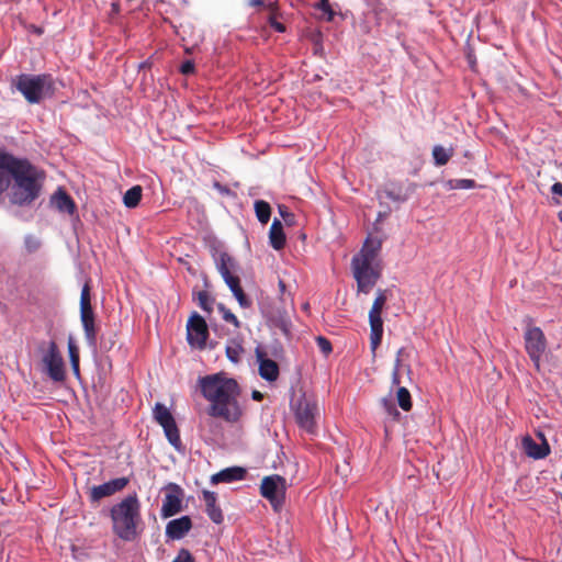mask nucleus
<instances>
[{"instance_id":"obj_12","label":"nucleus","mask_w":562,"mask_h":562,"mask_svg":"<svg viewBox=\"0 0 562 562\" xmlns=\"http://www.w3.org/2000/svg\"><path fill=\"white\" fill-rule=\"evenodd\" d=\"M154 419L164 428L168 441L176 448L180 449L181 438L176 420L169 408L161 403H156L153 409Z\"/></svg>"},{"instance_id":"obj_6","label":"nucleus","mask_w":562,"mask_h":562,"mask_svg":"<svg viewBox=\"0 0 562 562\" xmlns=\"http://www.w3.org/2000/svg\"><path fill=\"white\" fill-rule=\"evenodd\" d=\"M294 413L300 428L314 435L317 429L316 417L319 414L316 400L313 396L302 394L295 402Z\"/></svg>"},{"instance_id":"obj_37","label":"nucleus","mask_w":562,"mask_h":562,"mask_svg":"<svg viewBox=\"0 0 562 562\" xmlns=\"http://www.w3.org/2000/svg\"><path fill=\"white\" fill-rule=\"evenodd\" d=\"M235 299L237 300L238 304L243 308H248L251 306L252 302L251 300L245 294L243 288L238 291H235V294H233Z\"/></svg>"},{"instance_id":"obj_21","label":"nucleus","mask_w":562,"mask_h":562,"mask_svg":"<svg viewBox=\"0 0 562 562\" xmlns=\"http://www.w3.org/2000/svg\"><path fill=\"white\" fill-rule=\"evenodd\" d=\"M246 470L240 467H233L224 469L212 475L211 482L213 484L217 483H231L234 481H239L245 477Z\"/></svg>"},{"instance_id":"obj_26","label":"nucleus","mask_w":562,"mask_h":562,"mask_svg":"<svg viewBox=\"0 0 562 562\" xmlns=\"http://www.w3.org/2000/svg\"><path fill=\"white\" fill-rule=\"evenodd\" d=\"M454 154V148L436 145L432 148V157L436 166H445Z\"/></svg>"},{"instance_id":"obj_34","label":"nucleus","mask_w":562,"mask_h":562,"mask_svg":"<svg viewBox=\"0 0 562 562\" xmlns=\"http://www.w3.org/2000/svg\"><path fill=\"white\" fill-rule=\"evenodd\" d=\"M199 306L210 313L212 311L213 300L210 297L206 291H200L196 295Z\"/></svg>"},{"instance_id":"obj_53","label":"nucleus","mask_w":562,"mask_h":562,"mask_svg":"<svg viewBox=\"0 0 562 562\" xmlns=\"http://www.w3.org/2000/svg\"><path fill=\"white\" fill-rule=\"evenodd\" d=\"M537 437L541 440V443H543V440H547L546 439V436L542 431H537Z\"/></svg>"},{"instance_id":"obj_28","label":"nucleus","mask_w":562,"mask_h":562,"mask_svg":"<svg viewBox=\"0 0 562 562\" xmlns=\"http://www.w3.org/2000/svg\"><path fill=\"white\" fill-rule=\"evenodd\" d=\"M255 212L260 223L267 224L269 222L271 215V207L268 202L263 200H257L255 202Z\"/></svg>"},{"instance_id":"obj_24","label":"nucleus","mask_w":562,"mask_h":562,"mask_svg":"<svg viewBox=\"0 0 562 562\" xmlns=\"http://www.w3.org/2000/svg\"><path fill=\"white\" fill-rule=\"evenodd\" d=\"M177 33L180 35L183 42H190L192 47L198 46L203 41V35L200 30L190 23H182L179 26Z\"/></svg>"},{"instance_id":"obj_9","label":"nucleus","mask_w":562,"mask_h":562,"mask_svg":"<svg viewBox=\"0 0 562 562\" xmlns=\"http://www.w3.org/2000/svg\"><path fill=\"white\" fill-rule=\"evenodd\" d=\"M285 491V479L280 475L265 476L261 481L260 493L262 497L270 502L276 512H279L284 504Z\"/></svg>"},{"instance_id":"obj_56","label":"nucleus","mask_w":562,"mask_h":562,"mask_svg":"<svg viewBox=\"0 0 562 562\" xmlns=\"http://www.w3.org/2000/svg\"><path fill=\"white\" fill-rule=\"evenodd\" d=\"M558 218L562 223V210L558 213Z\"/></svg>"},{"instance_id":"obj_11","label":"nucleus","mask_w":562,"mask_h":562,"mask_svg":"<svg viewBox=\"0 0 562 562\" xmlns=\"http://www.w3.org/2000/svg\"><path fill=\"white\" fill-rule=\"evenodd\" d=\"M80 319L83 331L89 345L94 346L97 342V329L94 325V313L91 305L90 285L86 283L80 295Z\"/></svg>"},{"instance_id":"obj_46","label":"nucleus","mask_w":562,"mask_h":562,"mask_svg":"<svg viewBox=\"0 0 562 562\" xmlns=\"http://www.w3.org/2000/svg\"><path fill=\"white\" fill-rule=\"evenodd\" d=\"M214 188L223 195L231 194V190L226 186L221 184L220 182H214Z\"/></svg>"},{"instance_id":"obj_35","label":"nucleus","mask_w":562,"mask_h":562,"mask_svg":"<svg viewBox=\"0 0 562 562\" xmlns=\"http://www.w3.org/2000/svg\"><path fill=\"white\" fill-rule=\"evenodd\" d=\"M403 353H404V348H401L397 351L396 359H395L394 370L392 372V383L395 384V385H400V383H401L400 368H401V364H402V356H403Z\"/></svg>"},{"instance_id":"obj_2","label":"nucleus","mask_w":562,"mask_h":562,"mask_svg":"<svg viewBox=\"0 0 562 562\" xmlns=\"http://www.w3.org/2000/svg\"><path fill=\"white\" fill-rule=\"evenodd\" d=\"M0 170L10 173L14 180L11 193L13 204L30 205L38 198L43 173L27 160L15 158L0 150Z\"/></svg>"},{"instance_id":"obj_50","label":"nucleus","mask_w":562,"mask_h":562,"mask_svg":"<svg viewBox=\"0 0 562 562\" xmlns=\"http://www.w3.org/2000/svg\"><path fill=\"white\" fill-rule=\"evenodd\" d=\"M251 397L255 400V401H261L263 395L261 392L259 391H252V394H251Z\"/></svg>"},{"instance_id":"obj_23","label":"nucleus","mask_w":562,"mask_h":562,"mask_svg":"<svg viewBox=\"0 0 562 562\" xmlns=\"http://www.w3.org/2000/svg\"><path fill=\"white\" fill-rule=\"evenodd\" d=\"M52 203L60 211L68 214L75 212L76 205L70 195L63 189H58L57 192L52 196Z\"/></svg>"},{"instance_id":"obj_22","label":"nucleus","mask_w":562,"mask_h":562,"mask_svg":"<svg viewBox=\"0 0 562 562\" xmlns=\"http://www.w3.org/2000/svg\"><path fill=\"white\" fill-rule=\"evenodd\" d=\"M203 499L206 505V514L210 519L215 524H221L223 521V513L222 509L217 506V496L216 493L211 491H203Z\"/></svg>"},{"instance_id":"obj_5","label":"nucleus","mask_w":562,"mask_h":562,"mask_svg":"<svg viewBox=\"0 0 562 562\" xmlns=\"http://www.w3.org/2000/svg\"><path fill=\"white\" fill-rule=\"evenodd\" d=\"M44 372L54 382H63L66 379L65 362L54 340L38 345Z\"/></svg>"},{"instance_id":"obj_14","label":"nucleus","mask_w":562,"mask_h":562,"mask_svg":"<svg viewBox=\"0 0 562 562\" xmlns=\"http://www.w3.org/2000/svg\"><path fill=\"white\" fill-rule=\"evenodd\" d=\"M182 509V490L179 485L170 483L168 493L165 496L161 506V516L168 518L180 513Z\"/></svg>"},{"instance_id":"obj_13","label":"nucleus","mask_w":562,"mask_h":562,"mask_svg":"<svg viewBox=\"0 0 562 562\" xmlns=\"http://www.w3.org/2000/svg\"><path fill=\"white\" fill-rule=\"evenodd\" d=\"M209 337L205 319L198 313H193L187 323V339L191 347L203 349Z\"/></svg>"},{"instance_id":"obj_40","label":"nucleus","mask_w":562,"mask_h":562,"mask_svg":"<svg viewBox=\"0 0 562 562\" xmlns=\"http://www.w3.org/2000/svg\"><path fill=\"white\" fill-rule=\"evenodd\" d=\"M68 352H69L70 362L79 361V349L71 338H69V340H68Z\"/></svg>"},{"instance_id":"obj_29","label":"nucleus","mask_w":562,"mask_h":562,"mask_svg":"<svg viewBox=\"0 0 562 562\" xmlns=\"http://www.w3.org/2000/svg\"><path fill=\"white\" fill-rule=\"evenodd\" d=\"M396 400H397L400 407L403 411H405V412L411 411L412 397H411V393L408 392V390L406 387H404V386L398 387V390L396 392Z\"/></svg>"},{"instance_id":"obj_44","label":"nucleus","mask_w":562,"mask_h":562,"mask_svg":"<svg viewBox=\"0 0 562 562\" xmlns=\"http://www.w3.org/2000/svg\"><path fill=\"white\" fill-rule=\"evenodd\" d=\"M269 23L277 32L282 33L285 31V26L282 23L278 22L273 15H270Z\"/></svg>"},{"instance_id":"obj_27","label":"nucleus","mask_w":562,"mask_h":562,"mask_svg":"<svg viewBox=\"0 0 562 562\" xmlns=\"http://www.w3.org/2000/svg\"><path fill=\"white\" fill-rule=\"evenodd\" d=\"M142 187L134 186L131 189H128L123 198V202L125 206L127 207H136L139 204V201L142 199Z\"/></svg>"},{"instance_id":"obj_17","label":"nucleus","mask_w":562,"mask_h":562,"mask_svg":"<svg viewBox=\"0 0 562 562\" xmlns=\"http://www.w3.org/2000/svg\"><path fill=\"white\" fill-rule=\"evenodd\" d=\"M212 257L222 278L234 276L237 270L236 260L226 251L213 248Z\"/></svg>"},{"instance_id":"obj_15","label":"nucleus","mask_w":562,"mask_h":562,"mask_svg":"<svg viewBox=\"0 0 562 562\" xmlns=\"http://www.w3.org/2000/svg\"><path fill=\"white\" fill-rule=\"evenodd\" d=\"M130 480L127 477H117L101 485H95L90 488L91 502H99L104 497H109L126 487Z\"/></svg>"},{"instance_id":"obj_58","label":"nucleus","mask_w":562,"mask_h":562,"mask_svg":"<svg viewBox=\"0 0 562 562\" xmlns=\"http://www.w3.org/2000/svg\"><path fill=\"white\" fill-rule=\"evenodd\" d=\"M269 8L273 11L276 9V5L272 3L269 5Z\"/></svg>"},{"instance_id":"obj_25","label":"nucleus","mask_w":562,"mask_h":562,"mask_svg":"<svg viewBox=\"0 0 562 562\" xmlns=\"http://www.w3.org/2000/svg\"><path fill=\"white\" fill-rule=\"evenodd\" d=\"M269 240L272 248L281 250L285 245V235L283 232L282 223L274 218L269 231Z\"/></svg>"},{"instance_id":"obj_20","label":"nucleus","mask_w":562,"mask_h":562,"mask_svg":"<svg viewBox=\"0 0 562 562\" xmlns=\"http://www.w3.org/2000/svg\"><path fill=\"white\" fill-rule=\"evenodd\" d=\"M382 247L381 239H370L367 238L362 249L356 256H353L352 260L367 259V262L378 263L376 258Z\"/></svg>"},{"instance_id":"obj_7","label":"nucleus","mask_w":562,"mask_h":562,"mask_svg":"<svg viewBox=\"0 0 562 562\" xmlns=\"http://www.w3.org/2000/svg\"><path fill=\"white\" fill-rule=\"evenodd\" d=\"M353 278L359 292L368 294L381 277L379 263L367 262V259L351 260Z\"/></svg>"},{"instance_id":"obj_52","label":"nucleus","mask_w":562,"mask_h":562,"mask_svg":"<svg viewBox=\"0 0 562 562\" xmlns=\"http://www.w3.org/2000/svg\"><path fill=\"white\" fill-rule=\"evenodd\" d=\"M120 12V3L119 2H113L112 3V13L113 14H117Z\"/></svg>"},{"instance_id":"obj_8","label":"nucleus","mask_w":562,"mask_h":562,"mask_svg":"<svg viewBox=\"0 0 562 562\" xmlns=\"http://www.w3.org/2000/svg\"><path fill=\"white\" fill-rule=\"evenodd\" d=\"M387 301L386 290H379L376 293V297L373 301L371 310L369 312V323H370V345L371 350L374 352L376 348L380 346L382 341L383 335V321L381 318V313L383 307Z\"/></svg>"},{"instance_id":"obj_54","label":"nucleus","mask_w":562,"mask_h":562,"mask_svg":"<svg viewBox=\"0 0 562 562\" xmlns=\"http://www.w3.org/2000/svg\"><path fill=\"white\" fill-rule=\"evenodd\" d=\"M279 288H280V291H281V292H284V290H285V283H284L282 280H280V281H279Z\"/></svg>"},{"instance_id":"obj_1","label":"nucleus","mask_w":562,"mask_h":562,"mask_svg":"<svg viewBox=\"0 0 562 562\" xmlns=\"http://www.w3.org/2000/svg\"><path fill=\"white\" fill-rule=\"evenodd\" d=\"M203 397L210 403L207 414L226 423H237L243 414L238 402L240 387L224 372L209 374L198 380Z\"/></svg>"},{"instance_id":"obj_19","label":"nucleus","mask_w":562,"mask_h":562,"mask_svg":"<svg viewBox=\"0 0 562 562\" xmlns=\"http://www.w3.org/2000/svg\"><path fill=\"white\" fill-rule=\"evenodd\" d=\"M192 528L189 516H182L170 520L166 526V536L172 540L182 539Z\"/></svg>"},{"instance_id":"obj_49","label":"nucleus","mask_w":562,"mask_h":562,"mask_svg":"<svg viewBox=\"0 0 562 562\" xmlns=\"http://www.w3.org/2000/svg\"><path fill=\"white\" fill-rule=\"evenodd\" d=\"M71 364V369L75 373V375H79L80 374V370H79V361L77 362H70Z\"/></svg>"},{"instance_id":"obj_16","label":"nucleus","mask_w":562,"mask_h":562,"mask_svg":"<svg viewBox=\"0 0 562 562\" xmlns=\"http://www.w3.org/2000/svg\"><path fill=\"white\" fill-rule=\"evenodd\" d=\"M255 353L259 363V375L266 381H276L279 378L278 363L267 358L266 352L260 347L256 348Z\"/></svg>"},{"instance_id":"obj_18","label":"nucleus","mask_w":562,"mask_h":562,"mask_svg":"<svg viewBox=\"0 0 562 562\" xmlns=\"http://www.w3.org/2000/svg\"><path fill=\"white\" fill-rule=\"evenodd\" d=\"M521 447L524 452L533 460L544 459L551 452L547 440H543V443H537L529 435L522 438Z\"/></svg>"},{"instance_id":"obj_51","label":"nucleus","mask_w":562,"mask_h":562,"mask_svg":"<svg viewBox=\"0 0 562 562\" xmlns=\"http://www.w3.org/2000/svg\"><path fill=\"white\" fill-rule=\"evenodd\" d=\"M263 0H249V5L250 7H259V5H263Z\"/></svg>"},{"instance_id":"obj_42","label":"nucleus","mask_w":562,"mask_h":562,"mask_svg":"<svg viewBox=\"0 0 562 562\" xmlns=\"http://www.w3.org/2000/svg\"><path fill=\"white\" fill-rule=\"evenodd\" d=\"M180 71L183 75H191L194 72V63L192 60H186L180 67Z\"/></svg>"},{"instance_id":"obj_30","label":"nucleus","mask_w":562,"mask_h":562,"mask_svg":"<svg viewBox=\"0 0 562 562\" xmlns=\"http://www.w3.org/2000/svg\"><path fill=\"white\" fill-rule=\"evenodd\" d=\"M446 188L449 190L459 189H473L475 188V181L472 179H451L446 182Z\"/></svg>"},{"instance_id":"obj_31","label":"nucleus","mask_w":562,"mask_h":562,"mask_svg":"<svg viewBox=\"0 0 562 562\" xmlns=\"http://www.w3.org/2000/svg\"><path fill=\"white\" fill-rule=\"evenodd\" d=\"M243 351V347L237 342H232L226 347V356L234 363L239 362L240 355Z\"/></svg>"},{"instance_id":"obj_57","label":"nucleus","mask_w":562,"mask_h":562,"mask_svg":"<svg viewBox=\"0 0 562 562\" xmlns=\"http://www.w3.org/2000/svg\"><path fill=\"white\" fill-rule=\"evenodd\" d=\"M191 52H192V48H189V47L186 48L187 54H191Z\"/></svg>"},{"instance_id":"obj_45","label":"nucleus","mask_w":562,"mask_h":562,"mask_svg":"<svg viewBox=\"0 0 562 562\" xmlns=\"http://www.w3.org/2000/svg\"><path fill=\"white\" fill-rule=\"evenodd\" d=\"M10 184V179L7 175L0 171V194L7 190Z\"/></svg>"},{"instance_id":"obj_32","label":"nucleus","mask_w":562,"mask_h":562,"mask_svg":"<svg viewBox=\"0 0 562 562\" xmlns=\"http://www.w3.org/2000/svg\"><path fill=\"white\" fill-rule=\"evenodd\" d=\"M316 9L323 11L326 15V21L331 22L336 15L328 0H317L314 5Z\"/></svg>"},{"instance_id":"obj_38","label":"nucleus","mask_w":562,"mask_h":562,"mask_svg":"<svg viewBox=\"0 0 562 562\" xmlns=\"http://www.w3.org/2000/svg\"><path fill=\"white\" fill-rule=\"evenodd\" d=\"M316 344H317L319 350L325 356H328L331 352V350H333L330 341L327 338L323 337V336L316 337Z\"/></svg>"},{"instance_id":"obj_43","label":"nucleus","mask_w":562,"mask_h":562,"mask_svg":"<svg viewBox=\"0 0 562 562\" xmlns=\"http://www.w3.org/2000/svg\"><path fill=\"white\" fill-rule=\"evenodd\" d=\"M280 215L283 217L286 224H292L294 215L288 211L285 206H279Z\"/></svg>"},{"instance_id":"obj_39","label":"nucleus","mask_w":562,"mask_h":562,"mask_svg":"<svg viewBox=\"0 0 562 562\" xmlns=\"http://www.w3.org/2000/svg\"><path fill=\"white\" fill-rule=\"evenodd\" d=\"M224 281L233 294H235V291H238L241 289L240 279L236 274H234L232 277L224 278Z\"/></svg>"},{"instance_id":"obj_55","label":"nucleus","mask_w":562,"mask_h":562,"mask_svg":"<svg viewBox=\"0 0 562 562\" xmlns=\"http://www.w3.org/2000/svg\"><path fill=\"white\" fill-rule=\"evenodd\" d=\"M286 326H288V323H286L284 319H282V321H281V327H282V329H283L284 331H286Z\"/></svg>"},{"instance_id":"obj_3","label":"nucleus","mask_w":562,"mask_h":562,"mask_svg":"<svg viewBox=\"0 0 562 562\" xmlns=\"http://www.w3.org/2000/svg\"><path fill=\"white\" fill-rule=\"evenodd\" d=\"M113 532L124 541H134L142 524L140 503L134 493L127 495L110 510Z\"/></svg>"},{"instance_id":"obj_33","label":"nucleus","mask_w":562,"mask_h":562,"mask_svg":"<svg viewBox=\"0 0 562 562\" xmlns=\"http://www.w3.org/2000/svg\"><path fill=\"white\" fill-rule=\"evenodd\" d=\"M217 308H218L220 313L222 314L223 319L225 322L233 324L235 326V328L240 327V323H239L238 318L236 317V315L233 314L224 304L220 303L217 305Z\"/></svg>"},{"instance_id":"obj_4","label":"nucleus","mask_w":562,"mask_h":562,"mask_svg":"<svg viewBox=\"0 0 562 562\" xmlns=\"http://www.w3.org/2000/svg\"><path fill=\"white\" fill-rule=\"evenodd\" d=\"M15 88L31 103H40L43 99L55 93L56 87L52 75H20L15 81Z\"/></svg>"},{"instance_id":"obj_48","label":"nucleus","mask_w":562,"mask_h":562,"mask_svg":"<svg viewBox=\"0 0 562 562\" xmlns=\"http://www.w3.org/2000/svg\"><path fill=\"white\" fill-rule=\"evenodd\" d=\"M551 192L553 194H559L562 196V183L561 182H555L552 187H551Z\"/></svg>"},{"instance_id":"obj_36","label":"nucleus","mask_w":562,"mask_h":562,"mask_svg":"<svg viewBox=\"0 0 562 562\" xmlns=\"http://www.w3.org/2000/svg\"><path fill=\"white\" fill-rule=\"evenodd\" d=\"M381 405L390 417H392L394 420H397L400 417V412L396 409L391 398H382Z\"/></svg>"},{"instance_id":"obj_41","label":"nucleus","mask_w":562,"mask_h":562,"mask_svg":"<svg viewBox=\"0 0 562 562\" xmlns=\"http://www.w3.org/2000/svg\"><path fill=\"white\" fill-rule=\"evenodd\" d=\"M173 562H194V559L189 550L181 549Z\"/></svg>"},{"instance_id":"obj_10","label":"nucleus","mask_w":562,"mask_h":562,"mask_svg":"<svg viewBox=\"0 0 562 562\" xmlns=\"http://www.w3.org/2000/svg\"><path fill=\"white\" fill-rule=\"evenodd\" d=\"M525 349L537 371H540V362L547 350V339L541 328L528 326L525 334Z\"/></svg>"},{"instance_id":"obj_47","label":"nucleus","mask_w":562,"mask_h":562,"mask_svg":"<svg viewBox=\"0 0 562 562\" xmlns=\"http://www.w3.org/2000/svg\"><path fill=\"white\" fill-rule=\"evenodd\" d=\"M386 195L393 201H405V196L394 194L392 190L386 191Z\"/></svg>"}]
</instances>
